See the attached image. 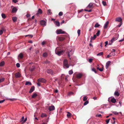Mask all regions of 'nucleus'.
Instances as JSON below:
<instances>
[{
	"instance_id": "29",
	"label": "nucleus",
	"mask_w": 124,
	"mask_h": 124,
	"mask_svg": "<svg viewBox=\"0 0 124 124\" xmlns=\"http://www.w3.org/2000/svg\"><path fill=\"white\" fill-rule=\"evenodd\" d=\"M47 14L49 15H50L52 14V13L51 12V10L50 9H49L47 12Z\"/></svg>"
},
{
	"instance_id": "47",
	"label": "nucleus",
	"mask_w": 124,
	"mask_h": 124,
	"mask_svg": "<svg viewBox=\"0 0 124 124\" xmlns=\"http://www.w3.org/2000/svg\"><path fill=\"white\" fill-rule=\"evenodd\" d=\"M4 80V78H0V83L1 82H3Z\"/></svg>"
},
{
	"instance_id": "59",
	"label": "nucleus",
	"mask_w": 124,
	"mask_h": 124,
	"mask_svg": "<svg viewBox=\"0 0 124 124\" xmlns=\"http://www.w3.org/2000/svg\"><path fill=\"white\" fill-rule=\"evenodd\" d=\"M24 116H22L21 121H23H23L24 120Z\"/></svg>"
},
{
	"instance_id": "45",
	"label": "nucleus",
	"mask_w": 124,
	"mask_h": 124,
	"mask_svg": "<svg viewBox=\"0 0 124 124\" xmlns=\"http://www.w3.org/2000/svg\"><path fill=\"white\" fill-rule=\"evenodd\" d=\"M103 54V53L102 52H101L97 54V56H101L102 54Z\"/></svg>"
},
{
	"instance_id": "61",
	"label": "nucleus",
	"mask_w": 124,
	"mask_h": 124,
	"mask_svg": "<svg viewBox=\"0 0 124 124\" xmlns=\"http://www.w3.org/2000/svg\"><path fill=\"white\" fill-rule=\"evenodd\" d=\"M122 25V23L121 22L118 25V27H120Z\"/></svg>"
},
{
	"instance_id": "19",
	"label": "nucleus",
	"mask_w": 124,
	"mask_h": 124,
	"mask_svg": "<svg viewBox=\"0 0 124 124\" xmlns=\"http://www.w3.org/2000/svg\"><path fill=\"white\" fill-rule=\"evenodd\" d=\"M55 23L56 25L57 26H59L60 25V23L58 21H55Z\"/></svg>"
},
{
	"instance_id": "8",
	"label": "nucleus",
	"mask_w": 124,
	"mask_h": 124,
	"mask_svg": "<svg viewBox=\"0 0 124 124\" xmlns=\"http://www.w3.org/2000/svg\"><path fill=\"white\" fill-rule=\"evenodd\" d=\"M40 24L42 25L45 26L46 25V22L44 20H41L40 21Z\"/></svg>"
},
{
	"instance_id": "5",
	"label": "nucleus",
	"mask_w": 124,
	"mask_h": 124,
	"mask_svg": "<svg viewBox=\"0 0 124 124\" xmlns=\"http://www.w3.org/2000/svg\"><path fill=\"white\" fill-rule=\"evenodd\" d=\"M65 32L61 29L57 30L56 31V33L57 34H65Z\"/></svg>"
},
{
	"instance_id": "36",
	"label": "nucleus",
	"mask_w": 124,
	"mask_h": 124,
	"mask_svg": "<svg viewBox=\"0 0 124 124\" xmlns=\"http://www.w3.org/2000/svg\"><path fill=\"white\" fill-rule=\"evenodd\" d=\"M73 71L72 70H70L69 71V74L70 75H71L73 73Z\"/></svg>"
},
{
	"instance_id": "32",
	"label": "nucleus",
	"mask_w": 124,
	"mask_h": 124,
	"mask_svg": "<svg viewBox=\"0 0 124 124\" xmlns=\"http://www.w3.org/2000/svg\"><path fill=\"white\" fill-rule=\"evenodd\" d=\"M18 57L21 58H22L23 57V55L22 53H20L18 55Z\"/></svg>"
},
{
	"instance_id": "26",
	"label": "nucleus",
	"mask_w": 124,
	"mask_h": 124,
	"mask_svg": "<svg viewBox=\"0 0 124 124\" xmlns=\"http://www.w3.org/2000/svg\"><path fill=\"white\" fill-rule=\"evenodd\" d=\"M12 19L13 22H15L17 20V18L16 17H13L12 18Z\"/></svg>"
},
{
	"instance_id": "17",
	"label": "nucleus",
	"mask_w": 124,
	"mask_h": 124,
	"mask_svg": "<svg viewBox=\"0 0 124 124\" xmlns=\"http://www.w3.org/2000/svg\"><path fill=\"white\" fill-rule=\"evenodd\" d=\"M34 89L35 88L34 86H32L30 89L29 93H31L34 90Z\"/></svg>"
},
{
	"instance_id": "1",
	"label": "nucleus",
	"mask_w": 124,
	"mask_h": 124,
	"mask_svg": "<svg viewBox=\"0 0 124 124\" xmlns=\"http://www.w3.org/2000/svg\"><path fill=\"white\" fill-rule=\"evenodd\" d=\"M55 52L59 56H60L63 52V51L61 49L60 47H58L56 48Z\"/></svg>"
},
{
	"instance_id": "24",
	"label": "nucleus",
	"mask_w": 124,
	"mask_h": 124,
	"mask_svg": "<svg viewBox=\"0 0 124 124\" xmlns=\"http://www.w3.org/2000/svg\"><path fill=\"white\" fill-rule=\"evenodd\" d=\"M93 3H90V4L88 5L87 6L88 8H90L91 7H92L93 6Z\"/></svg>"
},
{
	"instance_id": "64",
	"label": "nucleus",
	"mask_w": 124,
	"mask_h": 124,
	"mask_svg": "<svg viewBox=\"0 0 124 124\" xmlns=\"http://www.w3.org/2000/svg\"><path fill=\"white\" fill-rule=\"evenodd\" d=\"M111 51L112 52H115V51L116 50L115 49H112V50Z\"/></svg>"
},
{
	"instance_id": "44",
	"label": "nucleus",
	"mask_w": 124,
	"mask_h": 124,
	"mask_svg": "<svg viewBox=\"0 0 124 124\" xmlns=\"http://www.w3.org/2000/svg\"><path fill=\"white\" fill-rule=\"evenodd\" d=\"M63 15V12H59L58 15L59 16H62Z\"/></svg>"
},
{
	"instance_id": "21",
	"label": "nucleus",
	"mask_w": 124,
	"mask_h": 124,
	"mask_svg": "<svg viewBox=\"0 0 124 124\" xmlns=\"http://www.w3.org/2000/svg\"><path fill=\"white\" fill-rule=\"evenodd\" d=\"M37 96V94L36 93H34L32 96L31 97L32 98H35Z\"/></svg>"
},
{
	"instance_id": "57",
	"label": "nucleus",
	"mask_w": 124,
	"mask_h": 124,
	"mask_svg": "<svg viewBox=\"0 0 124 124\" xmlns=\"http://www.w3.org/2000/svg\"><path fill=\"white\" fill-rule=\"evenodd\" d=\"M67 77L66 76L65 78V80L66 82H67L68 81V80L67 79Z\"/></svg>"
},
{
	"instance_id": "12",
	"label": "nucleus",
	"mask_w": 124,
	"mask_h": 124,
	"mask_svg": "<svg viewBox=\"0 0 124 124\" xmlns=\"http://www.w3.org/2000/svg\"><path fill=\"white\" fill-rule=\"evenodd\" d=\"M109 22L108 21H107L104 24L103 26V28L104 29H106L107 28V26L109 24Z\"/></svg>"
},
{
	"instance_id": "15",
	"label": "nucleus",
	"mask_w": 124,
	"mask_h": 124,
	"mask_svg": "<svg viewBox=\"0 0 124 124\" xmlns=\"http://www.w3.org/2000/svg\"><path fill=\"white\" fill-rule=\"evenodd\" d=\"M111 63V62L110 61H108L106 63V69H107L109 65Z\"/></svg>"
},
{
	"instance_id": "2",
	"label": "nucleus",
	"mask_w": 124,
	"mask_h": 124,
	"mask_svg": "<svg viewBox=\"0 0 124 124\" xmlns=\"http://www.w3.org/2000/svg\"><path fill=\"white\" fill-rule=\"evenodd\" d=\"M63 67L64 68H68L69 67V65L68 64V60L66 59H65L63 61Z\"/></svg>"
},
{
	"instance_id": "60",
	"label": "nucleus",
	"mask_w": 124,
	"mask_h": 124,
	"mask_svg": "<svg viewBox=\"0 0 124 124\" xmlns=\"http://www.w3.org/2000/svg\"><path fill=\"white\" fill-rule=\"evenodd\" d=\"M109 120H110V119H109L107 120H106V123L107 124H108L109 123Z\"/></svg>"
},
{
	"instance_id": "46",
	"label": "nucleus",
	"mask_w": 124,
	"mask_h": 124,
	"mask_svg": "<svg viewBox=\"0 0 124 124\" xmlns=\"http://www.w3.org/2000/svg\"><path fill=\"white\" fill-rule=\"evenodd\" d=\"M102 3L103 5L104 6H105L106 5V3L105 1H102Z\"/></svg>"
},
{
	"instance_id": "63",
	"label": "nucleus",
	"mask_w": 124,
	"mask_h": 124,
	"mask_svg": "<svg viewBox=\"0 0 124 124\" xmlns=\"http://www.w3.org/2000/svg\"><path fill=\"white\" fill-rule=\"evenodd\" d=\"M28 42L31 43H32V41L31 40H29L28 41Z\"/></svg>"
},
{
	"instance_id": "53",
	"label": "nucleus",
	"mask_w": 124,
	"mask_h": 124,
	"mask_svg": "<svg viewBox=\"0 0 124 124\" xmlns=\"http://www.w3.org/2000/svg\"><path fill=\"white\" fill-rule=\"evenodd\" d=\"M92 71L94 72L95 73H96V71L95 69L94 68H93L92 69Z\"/></svg>"
},
{
	"instance_id": "27",
	"label": "nucleus",
	"mask_w": 124,
	"mask_h": 124,
	"mask_svg": "<svg viewBox=\"0 0 124 124\" xmlns=\"http://www.w3.org/2000/svg\"><path fill=\"white\" fill-rule=\"evenodd\" d=\"M47 116L44 113H42L41 116V117H46Z\"/></svg>"
},
{
	"instance_id": "39",
	"label": "nucleus",
	"mask_w": 124,
	"mask_h": 124,
	"mask_svg": "<svg viewBox=\"0 0 124 124\" xmlns=\"http://www.w3.org/2000/svg\"><path fill=\"white\" fill-rule=\"evenodd\" d=\"M1 15L2 18H5L6 17V16L4 14L2 13L1 14Z\"/></svg>"
},
{
	"instance_id": "3",
	"label": "nucleus",
	"mask_w": 124,
	"mask_h": 124,
	"mask_svg": "<svg viewBox=\"0 0 124 124\" xmlns=\"http://www.w3.org/2000/svg\"><path fill=\"white\" fill-rule=\"evenodd\" d=\"M119 36V35L117 33L116 34L114 37L110 41V42H111V43L110 44L109 43V45H111L112 43H113L114 41H115L116 40H117Z\"/></svg>"
},
{
	"instance_id": "50",
	"label": "nucleus",
	"mask_w": 124,
	"mask_h": 124,
	"mask_svg": "<svg viewBox=\"0 0 124 124\" xmlns=\"http://www.w3.org/2000/svg\"><path fill=\"white\" fill-rule=\"evenodd\" d=\"M27 120V117H26L24 119V120L23 121V122H22L23 123H24Z\"/></svg>"
},
{
	"instance_id": "58",
	"label": "nucleus",
	"mask_w": 124,
	"mask_h": 124,
	"mask_svg": "<svg viewBox=\"0 0 124 124\" xmlns=\"http://www.w3.org/2000/svg\"><path fill=\"white\" fill-rule=\"evenodd\" d=\"M5 101V100H2L0 101V103H2L3 102Z\"/></svg>"
},
{
	"instance_id": "51",
	"label": "nucleus",
	"mask_w": 124,
	"mask_h": 124,
	"mask_svg": "<svg viewBox=\"0 0 124 124\" xmlns=\"http://www.w3.org/2000/svg\"><path fill=\"white\" fill-rule=\"evenodd\" d=\"M93 60V59L92 58L90 59H89V62L90 63L91 62H92Z\"/></svg>"
},
{
	"instance_id": "11",
	"label": "nucleus",
	"mask_w": 124,
	"mask_h": 124,
	"mask_svg": "<svg viewBox=\"0 0 124 124\" xmlns=\"http://www.w3.org/2000/svg\"><path fill=\"white\" fill-rule=\"evenodd\" d=\"M48 109L50 111H51L55 109V107L53 105L49 106L48 108Z\"/></svg>"
},
{
	"instance_id": "48",
	"label": "nucleus",
	"mask_w": 124,
	"mask_h": 124,
	"mask_svg": "<svg viewBox=\"0 0 124 124\" xmlns=\"http://www.w3.org/2000/svg\"><path fill=\"white\" fill-rule=\"evenodd\" d=\"M80 30H78L77 31L78 33V36H79L80 34Z\"/></svg>"
},
{
	"instance_id": "40",
	"label": "nucleus",
	"mask_w": 124,
	"mask_h": 124,
	"mask_svg": "<svg viewBox=\"0 0 124 124\" xmlns=\"http://www.w3.org/2000/svg\"><path fill=\"white\" fill-rule=\"evenodd\" d=\"M73 93L71 92H69L67 94V95L68 96H70L71 95H73Z\"/></svg>"
},
{
	"instance_id": "28",
	"label": "nucleus",
	"mask_w": 124,
	"mask_h": 124,
	"mask_svg": "<svg viewBox=\"0 0 124 124\" xmlns=\"http://www.w3.org/2000/svg\"><path fill=\"white\" fill-rule=\"evenodd\" d=\"M4 64V61H2L0 63V66H2Z\"/></svg>"
},
{
	"instance_id": "4",
	"label": "nucleus",
	"mask_w": 124,
	"mask_h": 124,
	"mask_svg": "<svg viewBox=\"0 0 124 124\" xmlns=\"http://www.w3.org/2000/svg\"><path fill=\"white\" fill-rule=\"evenodd\" d=\"M74 52V51L72 50H71L70 51H67L68 56L69 57V58L70 60L71 59V58L70 57V56L73 54Z\"/></svg>"
},
{
	"instance_id": "22",
	"label": "nucleus",
	"mask_w": 124,
	"mask_h": 124,
	"mask_svg": "<svg viewBox=\"0 0 124 124\" xmlns=\"http://www.w3.org/2000/svg\"><path fill=\"white\" fill-rule=\"evenodd\" d=\"M42 13V10L40 9H39L38 11V13L37 14V15H38L39 14H41Z\"/></svg>"
},
{
	"instance_id": "6",
	"label": "nucleus",
	"mask_w": 124,
	"mask_h": 124,
	"mask_svg": "<svg viewBox=\"0 0 124 124\" xmlns=\"http://www.w3.org/2000/svg\"><path fill=\"white\" fill-rule=\"evenodd\" d=\"M110 100L113 103H115L116 102V100L114 98L112 97L109 98L108 99V101H109Z\"/></svg>"
},
{
	"instance_id": "9",
	"label": "nucleus",
	"mask_w": 124,
	"mask_h": 124,
	"mask_svg": "<svg viewBox=\"0 0 124 124\" xmlns=\"http://www.w3.org/2000/svg\"><path fill=\"white\" fill-rule=\"evenodd\" d=\"M115 21L116 22H121L122 21V19L120 17H117L116 18Z\"/></svg>"
},
{
	"instance_id": "14",
	"label": "nucleus",
	"mask_w": 124,
	"mask_h": 124,
	"mask_svg": "<svg viewBox=\"0 0 124 124\" xmlns=\"http://www.w3.org/2000/svg\"><path fill=\"white\" fill-rule=\"evenodd\" d=\"M47 73L51 74V75H53V72L51 70H48L47 71Z\"/></svg>"
},
{
	"instance_id": "30",
	"label": "nucleus",
	"mask_w": 124,
	"mask_h": 124,
	"mask_svg": "<svg viewBox=\"0 0 124 124\" xmlns=\"http://www.w3.org/2000/svg\"><path fill=\"white\" fill-rule=\"evenodd\" d=\"M67 116L68 118H70V116H71V114L69 112H67Z\"/></svg>"
},
{
	"instance_id": "33",
	"label": "nucleus",
	"mask_w": 124,
	"mask_h": 124,
	"mask_svg": "<svg viewBox=\"0 0 124 124\" xmlns=\"http://www.w3.org/2000/svg\"><path fill=\"white\" fill-rule=\"evenodd\" d=\"M5 31V30L4 29L0 30V35H1L3 33V32Z\"/></svg>"
},
{
	"instance_id": "55",
	"label": "nucleus",
	"mask_w": 124,
	"mask_h": 124,
	"mask_svg": "<svg viewBox=\"0 0 124 124\" xmlns=\"http://www.w3.org/2000/svg\"><path fill=\"white\" fill-rule=\"evenodd\" d=\"M101 114L97 115H96V117H100L101 116Z\"/></svg>"
},
{
	"instance_id": "13",
	"label": "nucleus",
	"mask_w": 124,
	"mask_h": 124,
	"mask_svg": "<svg viewBox=\"0 0 124 124\" xmlns=\"http://www.w3.org/2000/svg\"><path fill=\"white\" fill-rule=\"evenodd\" d=\"M21 76V74L19 72H17L15 74V76L16 78L20 77Z\"/></svg>"
},
{
	"instance_id": "10",
	"label": "nucleus",
	"mask_w": 124,
	"mask_h": 124,
	"mask_svg": "<svg viewBox=\"0 0 124 124\" xmlns=\"http://www.w3.org/2000/svg\"><path fill=\"white\" fill-rule=\"evenodd\" d=\"M82 74L81 73H78L76 74V77L78 78H80L82 76Z\"/></svg>"
},
{
	"instance_id": "31",
	"label": "nucleus",
	"mask_w": 124,
	"mask_h": 124,
	"mask_svg": "<svg viewBox=\"0 0 124 124\" xmlns=\"http://www.w3.org/2000/svg\"><path fill=\"white\" fill-rule=\"evenodd\" d=\"M97 69L98 70L100 71H103V68L102 67L101 68H99V67H98L97 68Z\"/></svg>"
},
{
	"instance_id": "41",
	"label": "nucleus",
	"mask_w": 124,
	"mask_h": 124,
	"mask_svg": "<svg viewBox=\"0 0 124 124\" xmlns=\"http://www.w3.org/2000/svg\"><path fill=\"white\" fill-rule=\"evenodd\" d=\"M88 103V101H86L84 102V105L85 106L86 105H87Z\"/></svg>"
},
{
	"instance_id": "25",
	"label": "nucleus",
	"mask_w": 124,
	"mask_h": 124,
	"mask_svg": "<svg viewBox=\"0 0 124 124\" xmlns=\"http://www.w3.org/2000/svg\"><path fill=\"white\" fill-rule=\"evenodd\" d=\"M25 85H31V83L30 81H26L25 82Z\"/></svg>"
},
{
	"instance_id": "56",
	"label": "nucleus",
	"mask_w": 124,
	"mask_h": 124,
	"mask_svg": "<svg viewBox=\"0 0 124 124\" xmlns=\"http://www.w3.org/2000/svg\"><path fill=\"white\" fill-rule=\"evenodd\" d=\"M30 16V14H27L26 15V16L27 18H28Z\"/></svg>"
},
{
	"instance_id": "38",
	"label": "nucleus",
	"mask_w": 124,
	"mask_h": 124,
	"mask_svg": "<svg viewBox=\"0 0 124 124\" xmlns=\"http://www.w3.org/2000/svg\"><path fill=\"white\" fill-rule=\"evenodd\" d=\"M100 30H98L97 31V33H96V36H98L100 34Z\"/></svg>"
},
{
	"instance_id": "62",
	"label": "nucleus",
	"mask_w": 124,
	"mask_h": 124,
	"mask_svg": "<svg viewBox=\"0 0 124 124\" xmlns=\"http://www.w3.org/2000/svg\"><path fill=\"white\" fill-rule=\"evenodd\" d=\"M93 98L94 100H96L97 99V98L96 97H94Z\"/></svg>"
},
{
	"instance_id": "35",
	"label": "nucleus",
	"mask_w": 124,
	"mask_h": 124,
	"mask_svg": "<svg viewBox=\"0 0 124 124\" xmlns=\"http://www.w3.org/2000/svg\"><path fill=\"white\" fill-rule=\"evenodd\" d=\"M100 26V25L99 24L97 23H96L94 26V27L96 28H97L98 27Z\"/></svg>"
},
{
	"instance_id": "16",
	"label": "nucleus",
	"mask_w": 124,
	"mask_h": 124,
	"mask_svg": "<svg viewBox=\"0 0 124 124\" xmlns=\"http://www.w3.org/2000/svg\"><path fill=\"white\" fill-rule=\"evenodd\" d=\"M17 10V9L16 8L14 7L12 9V13H15L16 12Z\"/></svg>"
},
{
	"instance_id": "49",
	"label": "nucleus",
	"mask_w": 124,
	"mask_h": 124,
	"mask_svg": "<svg viewBox=\"0 0 124 124\" xmlns=\"http://www.w3.org/2000/svg\"><path fill=\"white\" fill-rule=\"evenodd\" d=\"M16 66L17 68H19L20 67V64L19 63H17L16 64Z\"/></svg>"
},
{
	"instance_id": "23",
	"label": "nucleus",
	"mask_w": 124,
	"mask_h": 124,
	"mask_svg": "<svg viewBox=\"0 0 124 124\" xmlns=\"http://www.w3.org/2000/svg\"><path fill=\"white\" fill-rule=\"evenodd\" d=\"M58 39L60 41H62L65 39V38L62 37H60L58 38Z\"/></svg>"
},
{
	"instance_id": "18",
	"label": "nucleus",
	"mask_w": 124,
	"mask_h": 124,
	"mask_svg": "<svg viewBox=\"0 0 124 124\" xmlns=\"http://www.w3.org/2000/svg\"><path fill=\"white\" fill-rule=\"evenodd\" d=\"M114 94L115 95L118 96L120 94L117 91H116L115 92Z\"/></svg>"
},
{
	"instance_id": "37",
	"label": "nucleus",
	"mask_w": 124,
	"mask_h": 124,
	"mask_svg": "<svg viewBox=\"0 0 124 124\" xmlns=\"http://www.w3.org/2000/svg\"><path fill=\"white\" fill-rule=\"evenodd\" d=\"M47 56V54L46 53H45L43 54V56L44 57H46Z\"/></svg>"
},
{
	"instance_id": "54",
	"label": "nucleus",
	"mask_w": 124,
	"mask_h": 124,
	"mask_svg": "<svg viewBox=\"0 0 124 124\" xmlns=\"http://www.w3.org/2000/svg\"><path fill=\"white\" fill-rule=\"evenodd\" d=\"M18 1L17 0H12V1L15 3H16Z\"/></svg>"
},
{
	"instance_id": "34",
	"label": "nucleus",
	"mask_w": 124,
	"mask_h": 124,
	"mask_svg": "<svg viewBox=\"0 0 124 124\" xmlns=\"http://www.w3.org/2000/svg\"><path fill=\"white\" fill-rule=\"evenodd\" d=\"M35 69V67L34 66H32L30 70L31 71H32L34 70Z\"/></svg>"
},
{
	"instance_id": "20",
	"label": "nucleus",
	"mask_w": 124,
	"mask_h": 124,
	"mask_svg": "<svg viewBox=\"0 0 124 124\" xmlns=\"http://www.w3.org/2000/svg\"><path fill=\"white\" fill-rule=\"evenodd\" d=\"M96 36L95 35H94L93 37L91 36L90 38L91 41L94 40L96 38Z\"/></svg>"
},
{
	"instance_id": "42",
	"label": "nucleus",
	"mask_w": 124,
	"mask_h": 124,
	"mask_svg": "<svg viewBox=\"0 0 124 124\" xmlns=\"http://www.w3.org/2000/svg\"><path fill=\"white\" fill-rule=\"evenodd\" d=\"M112 112L115 115H118V113L117 112L112 111Z\"/></svg>"
},
{
	"instance_id": "52",
	"label": "nucleus",
	"mask_w": 124,
	"mask_h": 124,
	"mask_svg": "<svg viewBox=\"0 0 124 124\" xmlns=\"http://www.w3.org/2000/svg\"><path fill=\"white\" fill-rule=\"evenodd\" d=\"M46 41H43L42 42L41 44L42 45H45L46 43Z\"/></svg>"
},
{
	"instance_id": "7",
	"label": "nucleus",
	"mask_w": 124,
	"mask_h": 124,
	"mask_svg": "<svg viewBox=\"0 0 124 124\" xmlns=\"http://www.w3.org/2000/svg\"><path fill=\"white\" fill-rule=\"evenodd\" d=\"M38 82L45 83L46 82V81L45 79L43 78H41L39 79L38 80Z\"/></svg>"
},
{
	"instance_id": "43",
	"label": "nucleus",
	"mask_w": 124,
	"mask_h": 124,
	"mask_svg": "<svg viewBox=\"0 0 124 124\" xmlns=\"http://www.w3.org/2000/svg\"><path fill=\"white\" fill-rule=\"evenodd\" d=\"M83 101H85L87 100V98L86 97V96H84L83 97Z\"/></svg>"
}]
</instances>
